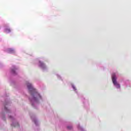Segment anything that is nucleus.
Listing matches in <instances>:
<instances>
[{
	"label": "nucleus",
	"mask_w": 131,
	"mask_h": 131,
	"mask_svg": "<svg viewBox=\"0 0 131 131\" xmlns=\"http://www.w3.org/2000/svg\"><path fill=\"white\" fill-rule=\"evenodd\" d=\"M5 32L7 33H9V32H11V30L10 29H6L5 30Z\"/></svg>",
	"instance_id": "423d86ee"
},
{
	"label": "nucleus",
	"mask_w": 131,
	"mask_h": 131,
	"mask_svg": "<svg viewBox=\"0 0 131 131\" xmlns=\"http://www.w3.org/2000/svg\"><path fill=\"white\" fill-rule=\"evenodd\" d=\"M16 69L15 68H13V69H12L11 70V73L13 74H16Z\"/></svg>",
	"instance_id": "20e7f679"
},
{
	"label": "nucleus",
	"mask_w": 131,
	"mask_h": 131,
	"mask_svg": "<svg viewBox=\"0 0 131 131\" xmlns=\"http://www.w3.org/2000/svg\"><path fill=\"white\" fill-rule=\"evenodd\" d=\"M112 78L113 80V82L117 88V89H120V85L117 83V81H116V75H115V73H113L112 75Z\"/></svg>",
	"instance_id": "f03ea898"
},
{
	"label": "nucleus",
	"mask_w": 131,
	"mask_h": 131,
	"mask_svg": "<svg viewBox=\"0 0 131 131\" xmlns=\"http://www.w3.org/2000/svg\"><path fill=\"white\" fill-rule=\"evenodd\" d=\"M13 126H14V127H18V126H19V123H16L12 125Z\"/></svg>",
	"instance_id": "39448f33"
},
{
	"label": "nucleus",
	"mask_w": 131,
	"mask_h": 131,
	"mask_svg": "<svg viewBox=\"0 0 131 131\" xmlns=\"http://www.w3.org/2000/svg\"><path fill=\"white\" fill-rule=\"evenodd\" d=\"M40 67H45V64L41 62H39Z\"/></svg>",
	"instance_id": "0eeeda50"
},
{
	"label": "nucleus",
	"mask_w": 131,
	"mask_h": 131,
	"mask_svg": "<svg viewBox=\"0 0 131 131\" xmlns=\"http://www.w3.org/2000/svg\"><path fill=\"white\" fill-rule=\"evenodd\" d=\"M14 52V49H12L11 48L8 49V53H10V54H13Z\"/></svg>",
	"instance_id": "7ed1b4c3"
},
{
	"label": "nucleus",
	"mask_w": 131,
	"mask_h": 131,
	"mask_svg": "<svg viewBox=\"0 0 131 131\" xmlns=\"http://www.w3.org/2000/svg\"><path fill=\"white\" fill-rule=\"evenodd\" d=\"M68 129H72V126H68Z\"/></svg>",
	"instance_id": "6e6552de"
},
{
	"label": "nucleus",
	"mask_w": 131,
	"mask_h": 131,
	"mask_svg": "<svg viewBox=\"0 0 131 131\" xmlns=\"http://www.w3.org/2000/svg\"><path fill=\"white\" fill-rule=\"evenodd\" d=\"M27 86L28 89L30 91V93L33 98L32 101H37V99L41 98V96L36 92V90L33 88V86H32V85L30 84V83H27Z\"/></svg>",
	"instance_id": "f257e3e1"
},
{
	"label": "nucleus",
	"mask_w": 131,
	"mask_h": 131,
	"mask_svg": "<svg viewBox=\"0 0 131 131\" xmlns=\"http://www.w3.org/2000/svg\"><path fill=\"white\" fill-rule=\"evenodd\" d=\"M5 110H7V107H5Z\"/></svg>",
	"instance_id": "1a4fd4ad"
}]
</instances>
